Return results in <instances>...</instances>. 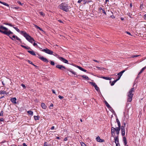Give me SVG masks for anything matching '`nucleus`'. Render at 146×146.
Instances as JSON below:
<instances>
[{"label":"nucleus","mask_w":146,"mask_h":146,"mask_svg":"<svg viewBox=\"0 0 146 146\" xmlns=\"http://www.w3.org/2000/svg\"><path fill=\"white\" fill-rule=\"evenodd\" d=\"M19 32L24 36L26 39L30 42L32 43H33V41H35L34 39L25 32L22 31H20V30H19Z\"/></svg>","instance_id":"f257e3e1"},{"label":"nucleus","mask_w":146,"mask_h":146,"mask_svg":"<svg viewBox=\"0 0 146 146\" xmlns=\"http://www.w3.org/2000/svg\"><path fill=\"white\" fill-rule=\"evenodd\" d=\"M0 32L8 36H9L10 34L13 33L10 30H9L7 28L2 25L0 26Z\"/></svg>","instance_id":"f03ea898"},{"label":"nucleus","mask_w":146,"mask_h":146,"mask_svg":"<svg viewBox=\"0 0 146 146\" xmlns=\"http://www.w3.org/2000/svg\"><path fill=\"white\" fill-rule=\"evenodd\" d=\"M59 7L60 9L66 12L68 11L70 8L68 5L65 3H62L59 5Z\"/></svg>","instance_id":"7ed1b4c3"},{"label":"nucleus","mask_w":146,"mask_h":146,"mask_svg":"<svg viewBox=\"0 0 146 146\" xmlns=\"http://www.w3.org/2000/svg\"><path fill=\"white\" fill-rule=\"evenodd\" d=\"M134 88L133 87L131 88L128 93V98L127 101L128 102H131L132 100L133 96V93L134 92Z\"/></svg>","instance_id":"20e7f679"},{"label":"nucleus","mask_w":146,"mask_h":146,"mask_svg":"<svg viewBox=\"0 0 146 146\" xmlns=\"http://www.w3.org/2000/svg\"><path fill=\"white\" fill-rule=\"evenodd\" d=\"M37 57L39 59H40L41 60H42L44 62L47 63L48 62V61L47 58L44 57L42 56H41L39 54H38V56H37Z\"/></svg>","instance_id":"39448f33"},{"label":"nucleus","mask_w":146,"mask_h":146,"mask_svg":"<svg viewBox=\"0 0 146 146\" xmlns=\"http://www.w3.org/2000/svg\"><path fill=\"white\" fill-rule=\"evenodd\" d=\"M42 51L50 55H52L53 54V52L52 51L46 48L42 50Z\"/></svg>","instance_id":"423d86ee"},{"label":"nucleus","mask_w":146,"mask_h":146,"mask_svg":"<svg viewBox=\"0 0 146 146\" xmlns=\"http://www.w3.org/2000/svg\"><path fill=\"white\" fill-rule=\"evenodd\" d=\"M56 67L62 70H63L64 69H66V68L64 66L59 64L57 65L56 66Z\"/></svg>","instance_id":"0eeeda50"},{"label":"nucleus","mask_w":146,"mask_h":146,"mask_svg":"<svg viewBox=\"0 0 146 146\" xmlns=\"http://www.w3.org/2000/svg\"><path fill=\"white\" fill-rule=\"evenodd\" d=\"M59 59L62 62L66 64H68V61L62 57H59Z\"/></svg>","instance_id":"6e6552de"},{"label":"nucleus","mask_w":146,"mask_h":146,"mask_svg":"<svg viewBox=\"0 0 146 146\" xmlns=\"http://www.w3.org/2000/svg\"><path fill=\"white\" fill-rule=\"evenodd\" d=\"M115 128L113 127H112L111 128V136L112 137H114L115 135Z\"/></svg>","instance_id":"1a4fd4ad"},{"label":"nucleus","mask_w":146,"mask_h":146,"mask_svg":"<svg viewBox=\"0 0 146 146\" xmlns=\"http://www.w3.org/2000/svg\"><path fill=\"white\" fill-rule=\"evenodd\" d=\"M96 141L100 142H103L104 141V140L103 139H101L99 136H98L96 138Z\"/></svg>","instance_id":"9d476101"},{"label":"nucleus","mask_w":146,"mask_h":146,"mask_svg":"<svg viewBox=\"0 0 146 146\" xmlns=\"http://www.w3.org/2000/svg\"><path fill=\"white\" fill-rule=\"evenodd\" d=\"M16 100L17 99L15 98H11L10 100L14 104H17V102H16Z\"/></svg>","instance_id":"9b49d317"},{"label":"nucleus","mask_w":146,"mask_h":146,"mask_svg":"<svg viewBox=\"0 0 146 146\" xmlns=\"http://www.w3.org/2000/svg\"><path fill=\"white\" fill-rule=\"evenodd\" d=\"M67 71H69L71 73H72V74L74 75H76V76H77V74H76V72L73 70H72L71 69H66Z\"/></svg>","instance_id":"f8f14e48"},{"label":"nucleus","mask_w":146,"mask_h":146,"mask_svg":"<svg viewBox=\"0 0 146 146\" xmlns=\"http://www.w3.org/2000/svg\"><path fill=\"white\" fill-rule=\"evenodd\" d=\"M114 138L115 143H119V139L118 135L117 137H114Z\"/></svg>","instance_id":"ddd939ff"},{"label":"nucleus","mask_w":146,"mask_h":146,"mask_svg":"<svg viewBox=\"0 0 146 146\" xmlns=\"http://www.w3.org/2000/svg\"><path fill=\"white\" fill-rule=\"evenodd\" d=\"M123 141L124 142V144L125 145H127V141L125 137H123Z\"/></svg>","instance_id":"4468645a"},{"label":"nucleus","mask_w":146,"mask_h":146,"mask_svg":"<svg viewBox=\"0 0 146 146\" xmlns=\"http://www.w3.org/2000/svg\"><path fill=\"white\" fill-rule=\"evenodd\" d=\"M27 52L31 55L33 56H35L36 54L33 50H28Z\"/></svg>","instance_id":"2eb2a0df"},{"label":"nucleus","mask_w":146,"mask_h":146,"mask_svg":"<svg viewBox=\"0 0 146 146\" xmlns=\"http://www.w3.org/2000/svg\"><path fill=\"white\" fill-rule=\"evenodd\" d=\"M9 37L10 38H11L12 39H13V40H15L16 39L17 40H18V38L17 36H15V35H13L12 36V38L10 36H9Z\"/></svg>","instance_id":"dca6fc26"},{"label":"nucleus","mask_w":146,"mask_h":146,"mask_svg":"<svg viewBox=\"0 0 146 146\" xmlns=\"http://www.w3.org/2000/svg\"><path fill=\"white\" fill-rule=\"evenodd\" d=\"M105 105L107 107L109 108V109H112V108L109 105V104L106 101H105Z\"/></svg>","instance_id":"f3484780"},{"label":"nucleus","mask_w":146,"mask_h":146,"mask_svg":"<svg viewBox=\"0 0 146 146\" xmlns=\"http://www.w3.org/2000/svg\"><path fill=\"white\" fill-rule=\"evenodd\" d=\"M41 107L44 109H46V106L44 103H42L41 104Z\"/></svg>","instance_id":"a211bd4d"},{"label":"nucleus","mask_w":146,"mask_h":146,"mask_svg":"<svg viewBox=\"0 0 146 146\" xmlns=\"http://www.w3.org/2000/svg\"><path fill=\"white\" fill-rule=\"evenodd\" d=\"M83 78L87 80H89V78H88V77L86 76L85 75H83L81 76Z\"/></svg>","instance_id":"6ab92c4d"},{"label":"nucleus","mask_w":146,"mask_h":146,"mask_svg":"<svg viewBox=\"0 0 146 146\" xmlns=\"http://www.w3.org/2000/svg\"><path fill=\"white\" fill-rule=\"evenodd\" d=\"M77 67L80 70H82V71L84 72H86L87 70L85 69H84L83 68H82L81 67L79 66H77Z\"/></svg>","instance_id":"aec40b11"},{"label":"nucleus","mask_w":146,"mask_h":146,"mask_svg":"<svg viewBox=\"0 0 146 146\" xmlns=\"http://www.w3.org/2000/svg\"><path fill=\"white\" fill-rule=\"evenodd\" d=\"M102 78L106 80H111V78L108 77H102Z\"/></svg>","instance_id":"412c9836"},{"label":"nucleus","mask_w":146,"mask_h":146,"mask_svg":"<svg viewBox=\"0 0 146 146\" xmlns=\"http://www.w3.org/2000/svg\"><path fill=\"white\" fill-rule=\"evenodd\" d=\"M7 94L8 93H6V91L4 90L0 91V94Z\"/></svg>","instance_id":"4be33fe9"},{"label":"nucleus","mask_w":146,"mask_h":146,"mask_svg":"<svg viewBox=\"0 0 146 146\" xmlns=\"http://www.w3.org/2000/svg\"><path fill=\"white\" fill-rule=\"evenodd\" d=\"M34 117L35 120H37L39 119L40 117L38 115L34 116Z\"/></svg>","instance_id":"5701e85b"},{"label":"nucleus","mask_w":146,"mask_h":146,"mask_svg":"<svg viewBox=\"0 0 146 146\" xmlns=\"http://www.w3.org/2000/svg\"><path fill=\"white\" fill-rule=\"evenodd\" d=\"M115 128V130L116 131H119L120 129V128H121V126H120V127L118 126V127H116Z\"/></svg>","instance_id":"b1692460"},{"label":"nucleus","mask_w":146,"mask_h":146,"mask_svg":"<svg viewBox=\"0 0 146 146\" xmlns=\"http://www.w3.org/2000/svg\"><path fill=\"white\" fill-rule=\"evenodd\" d=\"M118 80L116 79V80H114L113 81L111 84V86H113L114 84Z\"/></svg>","instance_id":"393cba45"},{"label":"nucleus","mask_w":146,"mask_h":146,"mask_svg":"<svg viewBox=\"0 0 146 146\" xmlns=\"http://www.w3.org/2000/svg\"><path fill=\"white\" fill-rule=\"evenodd\" d=\"M95 89L98 92L100 91L99 88L96 85L94 87Z\"/></svg>","instance_id":"a878e982"},{"label":"nucleus","mask_w":146,"mask_h":146,"mask_svg":"<svg viewBox=\"0 0 146 146\" xmlns=\"http://www.w3.org/2000/svg\"><path fill=\"white\" fill-rule=\"evenodd\" d=\"M27 113H28L30 115H32L33 114V112L32 111H27Z\"/></svg>","instance_id":"bb28decb"},{"label":"nucleus","mask_w":146,"mask_h":146,"mask_svg":"<svg viewBox=\"0 0 146 146\" xmlns=\"http://www.w3.org/2000/svg\"><path fill=\"white\" fill-rule=\"evenodd\" d=\"M117 122V123L118 126H121L120 122L117 118L116 119Z\"/></svg>","instance_id":"cd10ccee"},{"label":"nucleus","mask_w":146,"mask_h":146,"mask_svg":"<svg viewBox=\"0 0 146 146\" xmlns=\"http://www.w3.org/2000/svg\"><path fill=\"white\" fill-rule=\"evenodd\" d=\"M89 83L91 84L92 85L95 87V86L96 85L95 83L92 82H89Z\"/></svg>","instance_id":"c85d7f7f"},{"label":"nucleus","mask_w":146,"mask_h":146,"mask_svg":"<svg viewBox=\"0 0 146 146\" xmlns=\"http://www.w3.org/2000/svg\"><path fill=\"white\" fill-rule=\"evenodd\" d=\"M121 135L122 136H124L125 135V129L124 130H121Z\"/></svg>","instance_id":"c756f323"},{"label":"nucleus","mask_w":146,"mask_h":146,"mask_svg":"<svg viewBox=\"0 0 146 146\" xmlns=\"http://www.w3.org/2000/svg\"><path fill=\"white\" fill-rule=\"evenodd\" d=\"M96 68L100 70H103L104 69H105V68L103 67H99L96 66Z\"/></svg>","instance_id":"7c9ffc66"},{"label":"nucleus","mask_w":146,"mask_h":146,"mask_svg":"<svg viewBox=\"0 0 146 146\" xmlns=\"http://www.w3.org/2000/svg\"><path fill=\"white\" fill-rule=\"evenodd\" d=\"M125 70H123L119 73L117 74V75H122V74L125 72Z\"/></svg>","instance_id":"2f4dec72"},{"label":"nucleus","mask_w":146,"mask_h":146,"mask_svg":"<svg viewBox=\"0 0 146 146\" xmlns=\"http://www.w3.org/2000/svg\"><path fill=\"white\" fill-rule=\"evenodd\" d=\"M125 70H123L119 73L117 74V75H122V74L125 72Z\"/></svg>","instance_id":"473e14b6"},{"label":"nucleus","mask_w":146,"mask_h":146,"mask_svg":"<svg viewBox=\"0 0 146 146\" xmlns=\"http://www.w3.org/2000/svg\"><path fill=\"white\" fill-rule=\"evenodd\" d=\"M139 56H141V55H133L131 57L132 58L136 57H138Z\"/></svg>","instance_id":"72a5a7b5"},{"label":"nucleus","mask_w":146,"mask_h":146,"mask_svg":"<svg viewBox=\"0 0 146 146\" xmlns=\"http://www.w3.org/2000/svg\"><path fill=\"white\" fill-rule=\"evenodd\" d=\"M44 146H50L48 144V143L47 142H45L44 143Z\"/></svg>","instance_id":"f704fd0d"},{"label":"nucleus","mask_w":146,"mask_h":146,"mask_svg":"<svg viewBox=\"0 0 146 146\" xmlns=\"http://www.w3.org/2000/svg\"><path fill=\"white\" fill-rule=\"evenodd\" d=\"M103 9L101 7H100L98 8V11L100 13H101V11L103 10Z\"/></svg>","instance_id":"c9c22d12"},{"label":"nucleus","mask_w":146,"mask_h":146,"mask_svg":"<svg viewBox=\"0 0 146 146\" xmlns=\"http://www.w3.org/2000/svg\"><path fill=\"white\" fill-rule=\"evenodd\" d=\"M52 55H53L54 56L58 57L59 58V57L58 56V55L56 53H54V54H52Z\"/></svg>","instance_id":"e433bc0d"},{"label":"nucleus","mask_w":146,"mask_h":146,"mask_svg":"<svg viewBox=\"0 0 146 146\" xmlns=\"http://www.w3.org/2000/svg\"><path fill=\"white\" fill-rule=\"evenodd\" d=\"M50 64L52 65H53V66H54V62L53 61H50Z\"/></svg>","instance_id":"4c0bfd02"},{"label":"nucleus","mask_w":146,"mask_h":146,"mask_svg":"<svg viewBox=\"0 0 146 146\" xmlns=\"http://www.w3.org/2000/svg\"><path fill=\"white\" fill-rule=\"evenodd\" d=\"M102 13H104L105 15H106V12L104 9H103V10H102Z\"/></svg>","instance_id":"58836bf2"},{"label":"nucleus","mask_w":146,"mask_h":146,"mask_svg":"<svg viewBox=\"0 0 146 146\" xmlns=\"http://www.w3.org/2000/svg\"><path fill=\"white\" fill-rule=\"evenodd\" d=\"M27 61L29 64H31L32 65H33V62L31 61L28 60H27Z\"/></svg>","instance_id":"ea45409f"},{"label":"nucleus","mask_w":146,"mask_h":146,"mask_svg":"<svg viewBox=\"0 0 146 146\" xmlns=\"http://www.w3.org/2000/svg\"><path fill=\"white\" fill-rule=\"evenodd\" d=\"M21 86L23 87V88H24V89H25L26 88V87L25 86L24 84H21Z\"/></svg>","instance_id":"a19ab883"},{"label":"nucleus","mask_w":146,"mask_h":146,"mask_svg":"<svg viewBox=\"0 0 146 146\" xmlns=\"http://www.w3.org/2000/svg\"><path fill=\"white\" fill-rule=\"evenodd\" d=\"M140 8L141 9V10H142L143 9V4H141L140 5Z\"/></svg>","instance_id":"79ce46f5"},{"label":"nucleus","mask_w":146,"mask_h":146,"mask_svg":"<svg viewBox=\"0 0 146 146\" xmlns=\"http://www.w3.org/2000/svg\"><path fill=\"white\" fill-rule=\"evenodd\" d=\"M3 4L5 6H9V5H8V4L7 3H5V2H3Z\"/></svg>","instance_id":"37998d69"},{"label":"nucleus","mask_w":146,"mask_h":146,"mask_svg":"<svg viewBox=\"0 0 146 146\" xmlns=\"http://www.w3.org/2000/svg\"><path fill=\"white\" fill-rule=\"evenodd\" d=\"M39 13L40 14V15H42V16L44 15V14L42 12H39Z\"/></svg>","instance_id":"c03bdc74"},{"label":"nucleus","mask_w":146,"mask_h":146,"mask_svg":"<svg viewBox=\"0 0 146 146\" xmlns=\"http://www.w3.org/2000/svg\"><path fill=\"white\" fill-rule=\"evenodd\" d=\"M81 144L82 146H86L85 144L82 142Z\"/></svg>","instance_id":"a18cd8bd"},{"label":"nucleus","mask_w":146,"mask_h":146,"mask_svg":"<svg viewBox=\"0 0 146 146\" xmlns=\"http://www.w3.org/2000/svg\"><path fill=\"white\" fill-rule=\"evenodd\" d=\"M25 49H27V50H31V48L30 47H29L28 46H26Z\"/></svg>","instance_id":"49530a36"},{"label":"nucleus","mask_w":146,"mask_h":146,"mask_svg":"<svg viewBox=\"0 0 146 146\" xmlns=\"http://www.w3.org/2000/svg\"><path fill=\"white\" fill-rule=\"evenodd\" d=\"M118 75V78L117 79L118 80H119L120 78V77L122 75Z\"/></svg>","instance_id":"de8ad7c7"},{"label":"nucleus","mask_w":146,"mask_h":146,"mask_svg":"<svg viewBox=\"0 0 146 146\" xmlns=\"http://www.w3.org/2000/svg\"><path fill=\"white\" fill-rule=\"evenodd\" d=\"M58 98H59L62 99H63L64 98V97L63 96H61L60 95H59L58 96Z\"/></svg>","instance_id":"09e8293b"},{"label":"nucleus","mask_w":146,"mask_h":146,"mask_svg":"<svg viewBox=\"0 0 146 146\" xmlns=\"http://www.w3.org/2000/svg\"><path fill=\"white\" fill-rule=\"evenodd\" d=\"M3 111H1L0 113V116H2L3 115Z\"/></svg>","instance_id":"8fccbe9b"},{"label":"nucleus","mask_w":146,"mask_h":146,"mask_svg":"<svg viewBox=\"0 0 146 146\" xmlns=\"http://www.w3.org/2000/svg\"><path fill=\"white\" fill-rule=\"evenodd\" d=\"M125 127L124 126H121V130H124V129H125Z\"/></svg>","instance_id":"3c124183"},{"label":"nucleus","mask_w":146,"mask_h":146,"mask_svg":"<svg viewBox=\"0 0 146 146\" xmlns=\"http://www.w3.org/2000/svg\"><path fill=\"white\" fill-rule=\"evenodd\" d=\"M5 24L7 25H9V26H13L10 23H6Z\"/></svg>","instance_id":"603ef678"},{"label":"nucleus","mask_w":146,"mask_h":146,"mask_svg":"<svg viewBox=\"0 0 146 146\" xmlns=\"http://www.w3.org/2000/svg\"><path fill=\"white\" fill-rule=\"evenodd\" d=\"M144 19L146 20V14L145 15L143 16Z\"/></svg>","instance_id":"864d4df0"},{"label":"nucleus","mask_w":146,"mask_h":146,"mask_svg":"<svg viewBox=\"0 0 146 146\" xmlns=\"http://www.w3.org/2000/svg\"><path fill=\"white\" fill-rule=\"evenodd\" d=\"M110 17L112 19L115 18V17L114 15H112L110 16Z\"/></svg>","instance_id":"5fc2aeb1"},{"label":"nucleus","mask_w":146,"mask_h":146,"mask_svg":"<svg viewBox=\"0 0 146 146\" xmlns=\"http://www.w3.org/2000/svg\"><path fill=\"white\" fill-rule=\"evenodd\" d=\"M3 118H0V121H3Z\"/></svg>","instance_id":"6e6d98bb"},{"label":"nucleus","mask_w":146,"mask_h":146,"mask_svg":"<svg viewBox=\"0 0 146 146\" xmlns=\"http://www.w3.org/2000/svg\"><path fill=\"white\" fill-rule=\"evenodd\" d=\"M13 27L14 28H15L16 30L17 31H18V28L17 27Z\"/></svg>","instance_id":"4d7b16f0"},{"label":"nucleus","mask_w":146,"mask_h":146,"mask_svg":"<svg viewBox=\"0 0 146 146\" xmlns=\"http://www.w3.org/2000/svg\"><path fill=\"white\" fill-rule=\"evenodd\" d=\"M67 140H68V138L66 137L64 139V141H67Z\"/></svg>","instance_id":"13d9d810"},{"label":"nucleus","mask_w":146,"mask_h":146,"mask_svg":"<svg viewBox=\"0 0 146 146\" xmlns=\"http://www.w3.org/2000/svg\"><path fill=\"white\" fill-rule=\"evenodd\" d=\"M125 32L126 33H127V34L129 35H131V33H130L129 32H127V31H126Z\"/></svg>","instance_id":"bf43d9fd"},{"label":"nucleus","mask_w":146,"mask_h":146,"mask_svg":"<svg viewBox=\"0 0 146 146\" xmlns=\"http://www.w3.org/2000/svg\"><path fill=\"white\" fill-rule=\"evenodd\" d=\"M21 45V46L22 47H23V48H25H25H26V46H24V45Z\"/></svg>","instance_id":"052dcab7"},{"label":"nucleus","mask_w":146,"mask_h":146,"mask_svg":"<svg viewBox=\"0 0 146 146\" xmlns=\"http://www.w3.org/2000/svg\"><path fill=\"white\" fill-rule=\"evenodd\" d=\"M37 29H39L40 30V31H42V29H41L40 27H37Z\"/></svg>","instance_id":"680f3d73"},{"label":"nucleus","mask_w":146,"mask_h":146,"mask_svg":"<svg viewBox=\"0 0 146 146\" xmlns=\"http://www.w3.org/2000/svg\"><path fill=\"white\" fill-rule=\"evenodd\" d=\"M116 146H120L119 143H117L116 144Z\"/></svg>","instance_id":"e2e57ef3"},{"label":"nucleus","mask_w":146,"mask_h":146,"mask_svg":"<svg viewBox=\"0 0 146 146\" xmlns=\"http://www.w3.org/2000/svg\"><path fill=\"white\" fill-rule=\"evenodd\" d=\"M33 45L34 46H37V44L36 43L34 42L33 44Z\"/></svg>","instance_id":"0e129e2a"},{"label":"nucleus","mask_w":146,"mask_h":146,"mask_svg":"<svg viewBox=\"0 0 146 146\" xmlns=\"http://www.w3.org/2000/svg\"><path fill=\"white\" fill-rule=\"evenodd\" d=\"M93 61L95 62H99V61H97V60H93Z\"/></svg>","instance_id":"69168bd1"},{"label":"nucleus","mask_w":146,"mask_h":146,"mask_svg":"<svg viewBox=\"0 0 146 146\" xmlns=\"http://www.w3.org/2000/svg\"><path fill=\"white\" fill-rule=\"evenodd\" d=\"M119 131H116V134L117 135H118L119 133Z\"/></svg>","instance_id":"338daca9"},{"label":"nucleus","mask_w":146,"mask_h":146,"mask_svg":"<svg viewBox=\"0 0 146 146\" xmlns=\"http://www.w3.org/2000/svg\"><path fill=\"white\" fill-rule=\"evenodd\" d=\"M23 146H27L26 144L25 143H23Z\"/></svg>","instance_id":"774afa93"}]
</instances>
